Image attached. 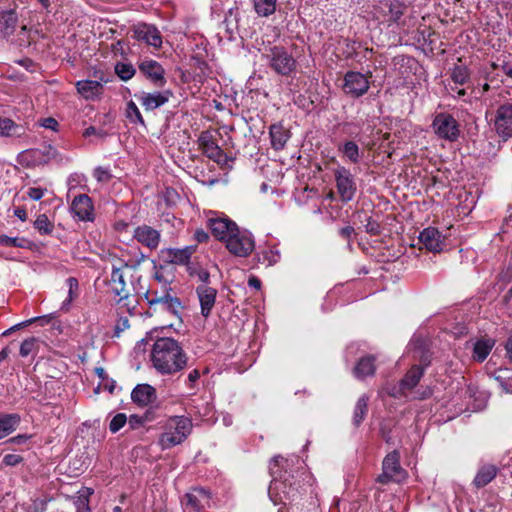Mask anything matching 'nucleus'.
<instances>
[{
  "label": "nucleus",
  "mask_w": 512,
  "mask_h": 512,
  "mask_svg": "<svg viewBox=\"0 0 512 512\" xmlns=\"http://www.w3.org/2000/svg\"><path fill=\"white\" fill-rule=\"evenodd\" d=\"M151 361L159 373L174 374L187 366L188 358L176 340L160 338L153 344Z\"/></svg>",
  "instance_id": "obj_1"
},
{
  "label": "nucleus",
  "mask_w": 512,
  "mask_h": 512,
  "mask_svg": "<svg viewBox=\"0 0 512 512\" xmlns=\"http://www.w3.org/2000/svg\"><path fill=\"white\" fill-rule=\"evenodd\" d=\"M192 421L188 417H170L164 426V431L159 438V445L163 450L170 449L181 444L192 431Z\"/></svg>",
  "instance_id": "obj_2"
},
{
  "label": "nucleus",
  "mask_w": 512,
  "mask_h": 512,
  "mask_svg": "<svg viewBox=\"0 0 512 512\" xmlns=\"http://www.w3.org/2000/svg\"><path fill=\"white\" fill-rule=\"evenodd\" d=\"M262 58L278 75L290 76L296 70V59L284 46L274 45L264 48Z\"/></svg>",
  "instance_id": "obj_3"
},
{
  "label": "nucleus",
  "mask_w": 512,
  "mask_h": 512,
  "mask_svg": "<svg viewBox=\"0 0 512 512\" xmlns=\"http://www.w3.org/2000/svg\"><path fill=\"white\" fill-rule=\"evenodd\" d=\"M283 457L276 456L270 462V474L273 477L269 488L268 494L274 505L284 503L286 500L293 499L295 497V490L291 486H287L286 480H281V471L279 470L280 463L283 462Z\"/></svg>",
  "instance_id": "obj_4"
},
{
  "label": "nucleus",
  "mask_w": 512,
  "mask_h": 512,
  "mask_svg": "<svg viewBox=\"0 0 512 512\" xmlns=\"http://www.w3.org/2000/svg\"><path fill=\"white\" fill-rule=\"evenodd\" d=\"M227 250L237 257H247L255 249V240L252 233L244 228H234V232L225 242Z\"/></svg>",
  "instance_id": "obj_5"
},
{
  "label": "nucleus",
  "mask_w": 512,
  "mask_h": 512,
  "mask_svg": "<svg viewBox=\"0 0 512 512\" xmlns=\"http://www.w3.org/2000/svg\"><path fill=\"white\" fill-rule=\"evenodd\" d=\"M406 476V471L400 466L399 453L392 451L383 460L382 473L377 477V482L381 484H387L390 481L401 482Z\"/></svg>",
  "instance_id": "obj_6"
},
{
  "label": "nucleus",
  "mask_w": 512,
  "mask_h": 512,
  "mask_svg": "<svg viewBox=\"0 0 512 512\" xmlns=\"http://www.w3.org/2000/svg\"><path fill=\"white\" fill-rule=\"evenodd\" d=\"M371 72L363 74L357 71H348L343 79V91L346 95L359 98L366 94L370 88L369 78Z\"/></svg>",
  "instance_id": "obj_7"
},
{
  "label": "nucleus",
  "mask_w": 512,
  "mask_h": 512,
  "mask_svg": "<svg viewBox=\"0 0 512 512\" xmlns=\"http://www.w3.org/2000/svg\"><path fill=\"white\" fill-rule=\"evenodd\" d=\"M146 299L150 308L155 307L157 309L159 307L160 310L170 312L180 318L183 309L182 304L177 297H173L169 292L159 294L157 291H148Z\"/></svg>",
  "instance_id": "obj_8"
},
{
  "label": "nucleus",
  "mask_w": 512,
  "mask_h": 512,
  "mask_svg": "<svg viewBox=\"0 0 512 512\" xmlns=\"http://www.w3.org/2000/svg\"><path fill=\"white\" fill-rule=\"evenodd\" d=\"M432 128L438 137L448 141H455L460 133L457 121L447 113L437 114L433 119Z\"/></svg>",
  "instance_id": "obj_9"
},
{
  "label": "nucleus",
  "mask_w": 512,
  "mask_h": 512,
  "mask_svg": "<svg viewBox=\"0 0 512 512\" xmlns=\"http://www.w3.org/2000/svg\"><path fill=\"white\" fill-rule=\"evenodd\" d=\"M337 191L344 202L353 199L356 193V183L351 172L345 167H339L334 172Z\"/></svg>",
  "instance_id": "obj_10"
},
{
  "label": "nucleus",
  "mask_w": 512,
  "mask_h": 512,
  "mask_svg": "<svg viewBox=\"0 0 512 512\" xmlns=\"http://www.w3.org/2000/svg\"><path fill=\"white\" fill-rule=\"evenodd\" d=\"M406 10V6L398 0L381 1L376 8L377 18L389 26L398 23Z\"/></svg>",
  "instance_id": "obj_11"
},
{
  "label": "nucleus",
  "mask_w": 512,
  "mask_h": 512,
  "mask_svg": "<svg viewBox=\"0 0 512 512\" xmlns=\"http://www.w3.org/2000/svg\"><path fill=\"white\" fill-rule=\"evenodd\" d=\"M210 493L204 488H193L185 494L182 505L185 512H200L210 504Z\"/></svg>",
  "instance_id": "obj_12"
},
{
  "label": "nucleus",
  "mask_w": 512,
  "mask_h": 512,
  "mask_svg": "<svg viewBox=\"0 0 512 512\" xmlns=\"http://www.w3.org/2000/svg\"><path fill=\"white\" fill-rule=\"evenodd\" d=\"M138 68L155 86L163 87L166 84L165 69L159 62L144 58L139 61Z\"/></svg>",
  "instance_id": "obj_13"
},
{
  "label": "nucleus",
  "mask_w": 512,
  "mask_h": 512,
  "mask_svg": "<svg viewBox=\"0 0 512 512\" xmlns=\"http://www.w3.org/2000/svg\"><path fill=\"white\" fill-rule=\"evenodd\" d=\"M496 132L502 138L512 136V103H505L498 107L494 118Z\"/></svg>",
  "instance_id": "obj_14"
},
{
  "label": "nucleus",
  "mask_w": 512,
  "mask_h": 512,
  "mask_svg": "<svg viewBox=\"0 0 512 512\" xmlns=\"http://www.w3.org/2000/svg\"><path fill=\"white\" fill-rule=\"evenodd\" d=\"M71 213L80 221H94V206L91 198L86 194L76 196L71 203Z\"/></svg>",
  "instance_id": "obj_15"
},
{
  "label": "nucleus",
  "mask_w": 512,
  "mask_h": 512,
  "mask_svg": "<svg viewBox=\"0 0 512 512\" xmlns=\"http://www.w3.org/2000/svg\"><path fill=\"white\" fill-rule=\"evenodd\" d=\"M207 223L213 235L224 243L234 232V228L238 227L234 221L225 216L209 217Z\"/></svg>",
  "instance_id": "obj_16"
},
{
  "label": "nucleus",
  "mask_w": 512,
  "mask_h": 512,
  "mask_svg": "<svg viewBox=\"0 0 512 512\" xmlns=\"http://www.w3.org/2000/svg\"><path fill=\"white\" fill-rule=\"evenodd\" d=\"M199 146L202 152L211 160L216 163H223L226 160V155L219 147L214 139V136L209 131L202 132L199 137Z\"/></svg>",
  "instance_id": "obj_17"
},
{
  "label": "nucleus",
  "mask_w": 512,
  "mask_h": 512,
  "mask_svg": "<svg viewBox=\"0 0 512 512\" xmlns=\"http://www.w3.org/2000/svg\"><path fill=\"white\" fill-rule=\"evenodd\" d=\"M133 37L154 48H159L162 45L161 34L154 25L146 23H139L135 25L133 28Z\"/></svg>",
  "instance_id": "obj_18"
},
{
  "label": "nucleus",
  "mask_w": 512,
  "mask_h": 512,
  "mask_svg": "<svg viewBox=\"0 0 512 512\" xmlns=\"http://www.w3.org/2000/svg\"><path fill=\"white\" fill-rule=\"evenodd\" d=\"M133 238L143 246L155 250L159 246L161 235L151 226L141 225L135 228Z\"/></svg>",
  "instance_id": "obj_19"
},
{
  "label": "nucleus",
  "mask_w": 512,
  "mask_h": 512,
  "mask_svg": "<svg viewBox=\"0 0 512 512\" xmlns=\"http://www.w3.org/2000/svg\"><path fill=\"white\" fill-rule=\"evenodd\" d=\"M419 241L430 252H440L445 246V237L434 227L425 228L419 235Z\"/></svg>",
  "instance_id": "obj_20"
},
{
  "label": "nucleus",
  "mask_w": 512,
  "mask_h": 512,
  "mask_svg": "<svg viewBox=\"0 0 512 512\" xmlns=\"http://www.w3.org/2000/svg\"><path fill=\"white\" fill-rule=\"evenodd\" d=\"M127 267V264H124L123 267L120 268L113 267L111 272V279L109 282L110 289L115 296L119 297L120 300L128 298L130 294L124 275V269Z\"/></svg>",
  "instance_id": "obj_21"
},
{
  "label": "nucleus",
  "mask_w": 512,
  "mask_h": 512,
  "mask_svg": "<svg viewBox=\"0 0 512 512\" xmlns=\"http://www.w3.org/2000/svg\"><path fill=\"white\" fill-rule=\"evenodd\" d=\"M196 293L200 302L201 314L207 318L215 305L217 290L206 284L197 287Z\"/></svg>",
  "instance_id": "obj_22"
},
{
  "label": "nucleus",
  "mask_w": 512,
  "mask_h": 512,
  "mask_svg": "<svg viewBox=\"0 0 512 512\" xmlns=\"http://www.w3.org/2000/svg\"><path fill=\"white\" fill-rule=\"evenodd\" d=\"M170 96L171 92L169 90L153 93L141 92L136 95L139 102L146 110H154L164 105L168 102Z\"/></svg>",
  "instance_id": "obj_23"
},
{
  "label": "nucleus",
  "mask_w": 512,
  "mask_h": 512,
  "mask_svg": "<svg viewBox=\"0 0 512 512\" xmlns=\"http://www.w3.org/2000/svg\"><path fill=\"white\" fill-rule=\"evenodd\" d=\"M195 252L194 246H186L184 248H167L161 250L162 258L173 264L185 265L189 263L191 255Z\"/></svg>",
  "instance_id": "obj_24"
},
{
  "label": "nucleus",
  "mask_w": 512,
  "mask_h": 512,
  "mask_svg": "<svg viewBox=\"0 0 512 512\" xmlns=\"http://www.w3.org/2000/svg\"><path fill=\"white\" fill-rule=\"evenodd\" d=\"M131 398L142 407L148 406L156 399V390L149 384H139L133 389Z\"/></svg>",
  "instance_id": "obj_25"
},
{
  "label": "nucleus",
  "mask_w": 512,
  "mask_h": 512,
  "mask_svg": "<svg viewBox=\"0 0 512 512\" xmlns=\"http://www.w3.org/2000/svg\"><path fill=\"white\" fill-rule=\"evenodd\" d=\"M77 92L86 100H94L103 92V85L96 80H81L76 83Z\"/></svg>",
  "instance_id": "obj_26"
},
{
  "label": "nucleus",
  "mask_w": 512,
  "mask_h": 512,
  "mask_svg": "<svg viewBox=\"0 0 512 512\" xmlns=\"http://www.w3.org/2000/svg\"><path fill=\"white\" fill-rule=\"evenodd\" d=\"M269 134L272 148L275 150L283 149L291 136L290 131L280 123L271 125Z\"/></svg>",
  "instance_id": "obj_27"
},
{
  "label": "nucleus",
  "mask_w": 512,
  "mask_h": 512,
  "mask_svg": "<svg viewBox=\"0 0 512 512\" xmlns=\"http://www.w3.org/2000/svg\"><path fill=\"white\" fill-rule=\"evenodd\" d=\"M338 151L342 154L343 158L353 164L359 163L363 155V151L360 150L358 144L352 140L340 144Z\"/></svg>",
  "instance_id": "obj_28"
},
{
  "label": "nucleus",
  "mask_w": 512,
  "mask_h": 512,
  "mask_svg": "<svg viewBox=\"0 0 512 512\" xmlns=\"http://www.w3.org/2000/svg\"><path fill=\"white\" fill-rule=\"evenodd\" d=\"M17 24V14L13 10L0 11V35L7 37L11 35Z\"/></svg>",
  "instance_id": "obj_29"
},
{
  "label": "nucleus",
  "mask_w": 512,
  "mask_h": 512,
  "mask_svg": "<svg viewBox=\"0 0 512 512\" xmlns=\"http://www.w3.org/2000/svg\"><path fill=\"white\" fill-rule=\"evenodd\" d=\"M423 375V369L419 366H413L400 382V394H405L407 390L414 388Z\"/></svg>",
  "instance_id": "obj_30"
},
{
  "label": "nucleus",
  "mask_w": 512,
  "mask_h": 512,
  "mask_svg": "<svg viewBox=\"0 0 512 512\" xmlns=\"http://www.w3.org/2000/svg\"><path fill=\"white\" fill-rule=\"evenodd\" d=\"M497 474V468L494 465H485L482 466L475 478H474V484L478 488H482L486 486L488 483H490Z\"/></svg>",
  "instance_id": "obj_31"
},
{
  "label": "nucleus",
  "mask_w": 512,
  "mask_h": 512,
  "mask_svg": "<svg viewBox=\"0 0 512 512\" xmlns=\"http://www.w3.org/2000/svg\"><path fill=\"white\" fill-rule=\"evenodd\" d=\"M375 372L374 357L366 356L359 360L354 368V376L358 379H363L367 376H372Z\"/></svg>",
  "instance_id": "obj_32"
},
{
  "label": "nucleus",
  "mask_w": 512,
  "mask_h": 512,
  "mask_svg": "<svg viewBox=\"0 0 512 512\" xmlns=\"http://www.w3.org/2000/svg\"><path fill=\"white\" fill-rule=\"evenodd\" d=\"M494 344L495 342L492 339H480L476 341L473 346V359L479 362L484 361L494 347Z\"/></svg>",
  "instance_id": "obj_33"
},
{
  "label": "nucleus",
  "mask_w": 512,
  "mask_h": 512,
  "mask_svg": "<svg viewBox=\"0 0 512 512\" xmlns=\"http://www.w3.org/2000/svg\"><path fill=\"white\" fill-rule=\"evenodd\" d=\"M20 418L15 414H6L0 417V439L16 430Z\"/></svg>",
  "instance_id": "obj_34"
},
{
  "label": "nucleus",
  "mask_w": 512,
  "mask_h": 512,
  "mask_svg": "<svg viewBox=\"0 0 512 512\" xmlns=\"http://www.w3.org/2000/svg\"><path fill=\"white\" fill-rule=\"evenodd\" d=\"M24 129L9 118L0 117V136H20Z\"/></svg>",
  "instance_id": "obj_35"
},
{
  "label": "nucleus",
  "mask_w": 512,
  "mask_h": 512,
  "mask_svg": "<svg viewBox=\"0 0 512 512\" xmlns=\"http://www.w3.org/2000/svg\"><path fill=\"white\" fill-rule=\"evenodd\" d=\"M252 3L259 16L267 17L275 12L277 0H252Z\"/></svg>",
  "instance_id": "obj_36"
},
{
  "label": "nucleus",
  "mask_w": 512,
  "mask_h": 512,
  "mask_svg": "<svg viewBox=\"0 0 512 512\" xmlns=\"http://www.w3.org/2000/svg\"><path fill=\"white\" fill-rule=\"evenodd\" d=\"M368 400L366 395H362L358 399L353 412V424L355 426H359L364 420L368 411Z\"/></svg>",
  "instance_id": "obj_37"
},
{
  "label": "nucleus",
  "mask_w": 512,
  "mask_h": 512,
  "mask_svg": "<svg viewBox=\"0 0 512 512\" xmlns=\"http://www.w3.org/2000/svg\"><path fill=\"white\" fill-rule=\"evenodd\" d=\"M115 73L121 80L128 81L135 75L136 70L132 64L120 62L115 65Z\"/></svg>",
  "instance_id": "obj_38"
},
{
  "label": "nucleus",
  "mask_w": 512,
  "mask_h": 512,
  "mask_svg": "<svg viewBox=\"0 0 512 512\" xmlns=\"http://www.w3.org/2000/svg\"><path fill=\"white\" fill-rule=\"evenodd\" d=\"M470 77V73L465 66H455L451 72V79L457 85L465 84Z\"/></svg>",
  "instance_id": "obj_39"
},
{
  "label": "nucleus",
  "mask_w": 512,
  "mask_h": 512,
  "mask_svg": "<svg viewBox=\"0 0 512 512\" xmlns=\"http://www.w3.org/2000/svg\"><path fill=\"white\" fill-rule=\"evenodd\" d=\"M126 117L131 123L144 125V119L133 101H129L126 105Z\"/></svg>",
  "instance_id": "obj_40"
},
{
  "label": "nucleus",
  "mask_w": 512,
  "mask_h": 512,
  "mask_svg": "<svg viewBox=\"0 0 512 512\" xmlns=\"http://www.w3.org/2000/svg\"><path fill=\"white\" fill-rule=\"evenodd\" d=\"M35 228L41 234H50L53 230V224L50 222L48 217L45 214H41L35 220Z\"/></svg>",
  "instance_id": "obj_41"
},
{
  "label": "nucleus",
  "mask_w": 512,
  "mask_h": 512,
  "mask_svg": "<svg viewBox=\"0 0 512 512\" xmlns=\"http://www.w3.org/2000/svg\"><path fill=\"white\" fill-rule=\"evenodd\" d=\"M127 422V417L124 413H118L116 414L112 420L110 421V424H109V430L112 432V433H116L118 432L121 428L124 427V425L126 424Z\"/></svg>",
  "instance_id": "obj_42"
},
{
  "label": "nucleus",
  "mask_w": 512,
  "mask_h": 512,
  "mask_svg": "<svg viewBox=\"0 0 512 512\" xmlns=\"http://www.w3.org/2000/svg\"><path fill=\"white\" fill-rule=\"evenodd\" d=\"M36 343L37 340L34 337L24 340L20 346V355L22 357L30 355L35 350Z\"/></svg>",
  "instance_id": "obj_43"
},
{
  "label": "nucleus",
  "mask_w": 512,
  "mask_h": 512,
  "mask_svg": "<svg viewBox=\"0 0 512 512\" xmlns=\"http://www.w3.org/2000/svg\"><path fill=\"white\" fill-rule=\"evenodd\" d=\"M24 239L17 237H9L7 235H0V245L7 247H23Z\"/></svg>",
  "instance_id": "obj_44"
},
{
  "label": "nucleus",
  "mask_w": 512,
  "mask_h": 512,
  "mask_svg": "<svg viewBox=\"0 0 512 512\" xmlns=\"http://www.w3.org/2000/svg\"><path fill=\"white\" fill-rule=\"evenodd\" d=\"M263 261L268 265L276 264L280 260V253L276 248H270L262 253Z\"/></svg>",
  "instance_id": "obj_45"
},
{
  "label": "nucleus",
  "mask_w": 512,
  "mask_h": 512,
  "mask_svg": "<svg viewBox=\"0 0 512 512\" xmlns=\"http://www.w3.org/2000/svg\"><path fill=\"white\" fill-rule=\"evenodd\" d=\"M66 283L69 288L67 302L70 303L77 296L78 281L74 277H69Z\"/></svg>",
  "instance_id": "obj_46"
},
{
  "label": "nucleus",
  "mask_w": 512,
  "mask_h": 512,
  "mask_svg": "<svg viewBox=\"0 0 512 512\" xmlns=\"http://www.w3.org/2000/svg\"><path fill=\"white\" fill-rule=\"evenodd\" d=\"M201 376V373L198 369H193L189 372L187 379H186V385L190 390L196 389L197 381L199 380Z\"/></svg>",
  "instance_id": "obj_47"
},
{
  "label": "nucleus",
  "mask_w": 512,
  "mask_h": 512,
  "mask_svg": "<svg viewBox=\"0 0 512 512\" xmlns=\"http://www.w3.org/2000/svg\"><path fill=\"white\" fill-rule=\"evenodd\" d=\"M46 192V188L31 187L28 189L27 194L32 200L38 201L45 195Z\"/></svg>",
  "instance_id": "obj_48"
},
{
  "label": "nucleus",
  "mask_w": 512,
  "mask_h": 512,
  "mask_svg": "<svg viewBox=\"0 0 512 512\" xmlns=\"http://www.w3.org/2000/svg\"><path fill=\"white\" fill-rule=\"evenodd\" d=\"M23 461V457L18 454H6L3 457V463L6 466H16Z\"/></svg>",
  "instance_id": "obj_49"
},
{
  "label": "nucleus",
  "mask_w": 512,
  "mask_h": 512,
  "mask_svg": "<svg viewBox=\"0 0 512 512\" xmlns=\"http://www.w3.org/2000/svg\"><path fill=\"white\" fill-rule=\"evenodd\" d=\"M495 380L498 381L500 387L506 393H512V376L509 378H504V377L498 375L495 377Z\"/></svg>",
  "instance_id": "obj_50"
},
{
  "label": "nucleus",
  "mask_w": 512,
  "mask_h": 512,
  "mask_svg": "<svg viewBox=\"0 0 512 512\" xmlns=\"http://www.w3.org/2000/svg\"><path fill=\"white\" fill-rule=\"evenodd\" d=\"M39 124H40L41 127H44L46 129H50L52 131H57L58 127H59L58 121L55 118H52V117L41 119L39 121Z\"/></svg>",
  "instance_id": "obj_51"
},
{
  "label": "nucleus",
  "mask_w": 512,
  "mask_h": 512,
  "mask_svg": "<svg viewBox=\"0 0 512 512\" xmlns=\"http://www.w3.org/2000/svg\"><path fill=\"white\" fill-rule=\"evenodd\" d=\"M94 177L99 182H107V181H109L111 175L109 174V172L106 169H104L102 167H97L94 170Z\"/></svg>",
  "instance_id": "obj_52"
},
{
  "label": "nucleus",
  "mask_w": 512,
  "mask_h": 512,
  "mask_svg": "<svg viewBox=\"0 0 512 512\" xmlns=\"http://www.w3.org/2000/svg\"><path fill=\"white\" fill-rule=\"evenodd\" d=\"M365 228L366 231L372 235H377L380 232L379 224L371 218H368Z\"/></svg>",
  "instance_id": "obj_53"
},
{
  "label": "nucleus",
  "mask_w": 512,
  "mask_h": 512,
  "mask_svg": "<svg viewBox=\"0 0 512 512\" xmlns=\"http://www.w3.org/2000/svg\"><path fill=\"white\" fill-rule=\"evenodd\" d=\"M339 233H340L341 237H343L344 239L350 240L354 233V228L352 226H346V227H343Z\"/></svg>",
  "instance_id": "obj_54"
},
{
  "label": "nucleus",
  "mask_w": 512,
  "mask_h": 512,
  "mask_svg": "<svg viewBox=\"0 0 512 512\" xmlns=\"http://www.w3.org/2000/svg\"><path fill=\"white\" fill-rule=\"evenodd\" d=\"M194 237L195 239L199 242V243H202V242H206L209 238V235L207 232H205L204 230L202 229H199V230H196L195 231V234H194Z\"/></svg>",
  "instance_id": "obj_55"
},
{
  "label": "nucleus",
  "mask_w": 512,
  "mask_h": 512,
  "mask_svg": "<svg viewBox=\"0 0 512 512\" xmlns=\"http://www.w3.org/2000/svg\"><path fill=\"white\" fill-rule=\"evenodd\" d=\"M28 439L29 437L27 435H17L15 437L10 438L8 442L20 445L24 444Z\"/></svg>",
  "instance_id": "obj_56"
},
{
  "label": "nucleus",
  "mask_w": 512,
  "mask_h": 512,
  "mask_svg": "<svg viewBox=\"0 0 512 512\" xmlns=\"http://www.w3.org/2000/svg\"><path fill=\"white\" fill-rule=\"evenodd\" d=\"M129 327V321L127 318H122L119 320V322L116 325V333L118 334L120 331H123L124 329Z\"/></svg>",
  "instance_id": "obj_57"
},
{
  "label": "nucleus",
  "mask_w": 512,
  "mask_h": 512,
  "mask_svg": "<svg viewBox=\"0 0 512 512\" xmlns=\"http://www.w3.org/2000/svg\"><path fill=\"white\" fill-rule=\"evenodd\" d=\"M197 276H198V279L202 282V284H206L207 285V282L210 278V274L208 271L206 270H200L198 273H197Z\"/></svg>",
  "instance_id": "obj_58"
},
{
  "label": "nucleus",
  "mask_w": 512,
  "mask_h": 512,
  "mask_svg": "<svg viewBox=\"0 0 512 512\" xmlns=\"http://www.w3.org/2000/svg\"><path fill=\"white\" fill-rule=\"evenodd\" d=\"M451 91L453 93V97L457 98V99H462L465 95H466V90L465 89H461V88H451Z\"/></svg>",
  "instance_id": "obj_59"
},
{
  "label": "nucleus",
  "mask_w": 512,
  "mask_h": 512,
  "mask_svg": "<svg viewBox=\"0 0 512 512\" xmlns=\"http://www.w3.org/2000/svg\"><path fill=\"white\" fill-rule=\"evenodd\" d=\"M248 285L252 288H255V289H260L261 287V281L255 277V276H252L249 278L248 280Z\"/></svg>",
  "instance_id": "obj_60"
},
{
  "label": "nucleus",
  "mask_w": 512,
  "mask_h": 512,
  "mask_svg": "<svg viewBox=\"0 0 512 512\" xmlns=\"http://www.w3.org/2000/svg\"><path fill=\"white\" fill-rule=\"evenodd\" d=\"M505 348L507 357L512 362V336L507 340Z\"/></svg>",
  "instance_id": "obj_61"
},
{
  "label": "nucleus",
  "mask_w": 512,
  "mask_h": 512,
  "mask_svg": "<svg viewBox=\"0 0 512 512\" xmlns=\"http://www.w3.org/2000/svg\"><path fill=\"white\" fill-rule=\"evenodd\" d=\"M15 216L20 220L25 221L27 218V213L24 209L18 208L15 210Z\"/></svg>",
  "instance_id": "obj_62"
},
{
  "label": "nucleus",
  "mask_w": 512,
  "mask_h": 512,
  "mask_svg": "<svg viewBox=\"0 0 512 512\" xmlns=\"http://www.w3.org/2000/svg\"><path fill=\"white\" fill-rule=\"evenodd\" d=\"M222 421L225 426H230L232 424V417L226 414L223 416Z\"/></svg>",
  "instance_id": "obj_63"
},
{
  "label": "nucleus",
  "mask_w": 512,
  "mask_h": 512,
  "mask_svg": "<svg viewBox=\"0 0 512 512\" xmlns=\"http://www.w3.org/2000/svg\"><path fill=\"white\" fill-rule=\"evenodd\" d=\"M95 371H96V374H97L100 378H102V379H104V378H105L106 373H105V370H104L102 367H98V368H96V369H95Z\"/></svg>",
  "instance_id": "obj_64"
}]
</instances>
